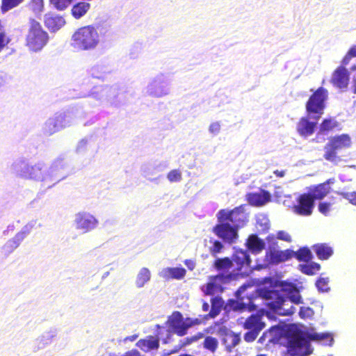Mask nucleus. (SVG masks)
Segmentation results:
<instances>
[{"instance_id":"obj_1","label":"nucleus","mask_w":356,"mask_h":356,"mask_svg":"<svg viewBox=\"0 0 356 356\" xmlns=\"http://www.w3.org/2000/svg\"><path fill=\"white\" fill-rule=\"evenodd\" d=\"M101 42L98 29L92 25L79 28L72 35V47L79 51H90L96 49Z\"/></svg>"},{"instance_id":"obj_2","label":"nucleus","mask_w":356,"mask_h":356,"mask_svg":"<svg viewBox=\"0 0 356 356\" xmlns=\"http://www.w3.org/2000/svg\"><path fill=\"white\" fill-rule=\"evenodd\" d=\"M353 58H356V44L351 47L341 60V65L337 67L330 77V83L337 89L346 91L350 80V74L346 67Z\"/></svg>"},{"instance_id":"obj_3","label":"nucleus","mask_w":356,"mask_h":356,"mask_svg":"<svg viewBox=\"0 0 356 356\" xmlns=\"http://www.w3.org/2000/svg\"><path fill=\"white\" fill-rule=\"evenodd\" d=\"M351 138L348 134H343L329 138L328 142L324 146L323 158L332 163L337 164L342 161L339 153L343 149L351 146Z\"/></svg>"},{"instance_id":"obj_4","label":"nucleus","mask_w":356,"mask_h":356,"mask_svg":"<svg viewBox=\"0 0 356 356\" xmlns=\"http://www.w3.org/2000/svg\"><path fill=\"white\" fill-rule=\"evenodd\" d=\"M48 40V33L40 22L30 19L25 37L26 47L31 51H38L47 44Z\"/></svg>"},{"instance_id":"obj_5","label":"nucleus","mask_w":356,"mask_h":356,"mask_svg":"<svg viewBox=\"0 0 356 356\" xmlns=\"http://www.w3.org/2000/svg\"><path fill=\"white\" fill-rule=\"evenodd\" d=\"M262 296L267 300V307L279 315L289 316L295 312L296 308L289 305L287 298L277 290H264Z\"/></svg>"},{"instance_id":"obj_6","label":"nucleus","mask_w":356,"mask_h":356,"mask_svg":"<svg viewBox=\"0 0 356 356\" xmlns=\"http://www.w3.org/2000/svg\"><path fill=\"white\" fill-rule=\"evenodd\" d=\"M233 280L232 273H219L209 277L208 282L202 286L201 290L205 296H214L222 293L225 288L224 284Z\"/></svg>"},{"instance_id":"obj_7","label":"nucleus","mask_w":356,"mask_h":356,"mask_svg":"<svg viewBox=\"0 0 356 356\" xmlns=\"http://www.w3.org/2000/svg\"><path fill=\"white\" fill-rule=\"evenodd\" d=\"M305 338L300 334H295L289 339L286 350L282 353L281 356H305Z\"/></svg>"},{"instance_id":"obj_8","label":"nucleus","mask_w":356,"mask_h":356,"mask_svg":"<svg viewBox=\"0 0 356 356\" xmlns=\"http://www.w3.org/2000/svg\"><path fill=\"white\" fill-rule=\"evenodd\" d=\"M217 218L218 221L230 222L237 229L242 227L245 222V214L238 207L231 211L221 209L218 211Z\"/></svg>"},{"instance_id":"obj_9","label":"nucleus","mask_w":356,"mask_h":356,"mask_svg":"<svg viewBox=\"0 0 356 356\" xmlns=\"http://www.w3.org/2000/svg\"><path fill=\"white\" fill-rule=\"evenodd\" d=\"M296 204L291 207L292 211L301 216L312 215L314 208V202L309 194L304 193L300 194L296 200Z\"/></svg>"},{"instance_id":"obj_10","label":"nucleus","mask_w":356,"mask_h":356,"mask_svg":"<svg viewBox=\"0 0 356 356\" xmlns=\"http://www.w3.org/2000/svg\"><path fill=\"white\" fill-rule=\"evenodd\" d=\"M328 91L319 88L309 98L307 103V111H321L326 108Z\"/></svg>"},{"instance_id":"obj_11","label":"nucleus","mask_w":356,"mask_h":356,"mask_svg":"<svg viewBox=\"0 0 356 356\" xmlns=\"http://www.w3.org/2000/svg\"><path fill=\"white\" fill-rule=\"evenodd\" d=\"M213 228V232L225 242L232 243L238 237L237 228L227 222L218 221Z\"/></svg>"},{"instance_id":"obj_12","label":"nucleus","mask_w":356,"mask_h":356,"mask_svg":"<svg viewBox=\"0 0 356 356\" xmlns=\"http://www.w3.org/2000/svg\"><path fill=\"white\" fill-rule=\"evenodd\" d=\"M166 324L174 333L179 337L184 336L187 333L186 319L183 318L182 314L178 311L172 312L168 317Z\"/></svg>"},{"instance_id":"obj_13","label":"nucleus","mask_w":356,"mask_h":356,"mask_svg":"<svg viewBox=\"0 0 356 356\" xmlns=\"http://www.w3.org/2000/svg\"><path fill=\"white\" fill-rule=\"evenodd\" d=\"M75 223L76 229L88 232L97 227L98 220L89 213L79 212L76 215Z\"/></svg>"},{"instance_id":"obj_14","label":"nucleus","mask_w":356,"mask_h":356,"mask_svg":"<svg viewBox=\"0 0 356 356\" xmlns=\"http://www.w3.org/2000/svg\"><path fill=\"white\" fill-rule=\"evenodd\" d=\"M231 259L232 260V264L236 265V268L238 271L243 270L245 273H247L252 268L250 266L251 259L246 250H235Z\"/></svg>"},{"instance_id":"obj_15","label":"nucleus","mask_w":356,"mask_h":356,"mask_svg":"<svg viewBox=\"0 0 356 356\" xmlns=\"http://www.w3.org/2000/svg\"><path fill=\"white\" fill-rule=\"evenodd\" d=\"M329 180L315 185L309 188L307 194L310 195V197L313 199V201L315 202V200H323L330 191V187L329 186Z\"/></svg>"},{"instance_id":"obj_16","label":"nucleus","mask_w":356,"mask_h":356,"mask_svg":"<svg viewBox=\"0 0 356 356\" xmlns=\"http://www.w3.org/2000/svg\"><path fill=\"white\" fill-rule=\"evenodd\" d=\"M280 286L282 287V291L286 293L287 296L285 298H287L289 302L296 305H299L302 302L300 291L294 284L282 282Z\"/></svg>"},{"instance_id":"obj_17","label":"nucleus","mask_w":356,"mask_h":356,"mask_svg":"<svg viewBox=\"0 0 356 356\" xmlns=\"http://www.w3.org/2000/svg\"><path fill=\"white\" fill-rule=\"evenodd\" d=\"M316 124V121H309L308 118H302L297 124V131L300 136L307 137L314 134Z\"/></svg>"},{"instance_id":"obj_18","label":"nucleus","mask_w":356,"mask_h":356,"mask_svg":"<svg viewBox=\"0 0 356 356\" xmlns=\"http://www.w3.org/2000/svg\"><path fill=\"white\" fill-rule=\"evenodd\" d=\"M247 200L251 205L257 207L263 206L270 201V195L268 191L262 190L261 193H248L247 195Z\"/></svg>"},{"instance_id":"obj_19","label":"nucleus","mask_w":356,"mask_h":356,"mask_svg":"<svg viewBox=\"0 0 356 356\" xmlns=\"http://www.w3.org/2000/svg\"><path fill=\"white\" fill-rule=\"evenodd\" d=\"M44 24L50 31L55 32L65 24V20L60 16L47 14L45 15Z\"/></svg>"},{"instance_id":"obj_20","label":"nucleus","mask_w":356,"mask_h":356,"mask_svg":"<svg viewBox=\"0 0 356 356\" xmlns=\"http://www.w3.org/2000/svg\"><path fill=\"white\" fill-rule=\"evenodd\" d=\"M265 327V323L261 321V316L258 314H252L243 323V327L248 330L260 332Z\"/></svg>"},{"instance_id":"obj_21","label":"nucleus","mask_w":356,"mask_h":356,"mask_svg":"<svg viewBox=\"0 0 356 356\" xmlns=\"http://www.w3.org/2000/svg\"><path fill=\"white\" fill-rule=\"evenodd\" d=\"M245 245L252 253L258 254L266 248L265 242L257 234H251L246 240Z\"/></svg>"},{"instance_id":"obj_22","label":"nucleus","mask_w":356,"mask_h":356,"mask_svg":"<svg viewBox=\"0 0 356 356\" xmlns=\"http://www.w3.org/2000/svg\"><path fill=\"white\" fill-rule=\"evenodd\" d=\"M186 274V270L182 267L165 268L161 272V276L165 280H181Z\"/></svg>"},{"instance_id":"obj_23","label":"nucleus","mask_w":356,"mask_h":356,"mask_svg":"<svg viewBox=\"0 0 356 356\" xmlns=\"http://www.w3.org/2000/svg\"><path fill=\"white\" fill-rule=\"evenodd\" d=\"M137 346L145 352L151 350L158 349L159 347V339L154 336H148L146 339H141L137 342Z\"/></svg>"},{"instance_id":"obj_24","label":"nucleus","mask_w":356,"mask_h":356,"mask_svg":"<svg viewBox=\"0 0 356 356\" xmlns=\"http://www.w3.org/2000/svg\"><path fill=\"white\" fill-rule=\"evenodd\" d=\"M213 268L219 273L228 274L230 268L233 266L232 260L227 257L217 258L213 262Z\"/></svg>"},{"instance_id":"obj_25","label":"nucleus","mask_w":356,"mask_h":356,"mask_svg":"<svg viewBox=\"0 0 356 356\" xmlns=\"http://www.w3.org/2000/svg\"><path fill=\"white\" fill-rule=\"evenodd\" d=\"M312 249L321 260H327L333 254L332 248L327 243L315 244Z\"/></svg>"},{"instance_id":"obj_26","label":"nucleus","mask_w":356,"mask_h":356,"mask_svg":"<svg viewBox=\"0 0 356 356\" xmlns=\"http://www.w3.org/2000/svg\"><path fill=\"white\" fill-rule=\"evenodd\" d=\"M27 233L26 231L19 232L13 238L10 239L3 247L5 254L10 253L16 249L25 238Z\"/></svg>"},{"instance_id":"obj_27","label":"nucleus","mask_w":356,"mask_h":356,"mask_svg":"<svg viewBox=\"0 0 356 356\" xmlns=\"http://www.w3.org/2000/svg\"><path fill=\"white\" fill-rule=\"evenodd\" d=\"M224 300L218 296L211 298V309L209 312L205 316L206 318H213L216 317L221 312L224 307Z\"/></svg>"},{"instance_id":"obj_28","label":"nucleus","mask_w":356,"mask_h":356,"mask_svg":"<svg viewBox=\"0 0 356 356\" xmlns=\"http://www.w3.org/2000/svg\"><path fill=\"white\" fill-rule=\"evenodd\" d=\"M222 332V343L227 350H231L232 348L235 347L239 343L240 337L238 334H235L232 331H229L227 329L223 330Z\"/></svg>"},{"instance_id":"obj_29","label":"nucleus","mask_w":356,"mask_h":356,"mask_svg":"<svg viewBox=\"0 0 356 356\" xmlns=\"http://www.w3.org/2000/svg\"><path fill=\"white\" fill-rule=\"evenodd\" d=\"M90 8V4L85 1H81L74 4L71 9L72 15L76 19L83 17Z\"/></svg>"},{"instance_id":"obj_30","label":"nucleus","mask_w":356,"mask_h":356,"mask_svg":"<svg viewBox=\"0 0 356 356\" xmlns=\"http://www.w3.org/2000/svg\"><path fill=\"white\" fill-rule=\"evenodd\" d=\"M147 92L154 96H161L168 93V90L164 86H159L157 79L152 81L147 87Z\"/></svg>"},{"instance_id":"obj_31","label":"nucleus","mask_w":356,"mask_h":356,"mask_svg":"<svg viewBox=\"0 0 356 356\" xmlns=\"http://www.w3.org/2000/svg\"><path fill=\"white\" fill-rule=\"evenodd\" d=\"M42 168L39 164L31 166H26L23 171L24 176L29 179L40 178L42 175Z\"/></svg>"},{"instance_id":"obj_32","label":"nucleus","mask_w":356,"mask_h":356,"mask_svg":"<svg viewBox=\"0 0 356 356\" xmlns=\"http://www.w3.org/2000/svg\"><path fill=\"white\" fill-rule=\"evenodd\" d=\"M340 130V124L332 118L325 119L320 125V130L322 132H327L334 129Z\"/></svg>"},{"instance_id":"obj_33","label":"nucleus","mask_w":356,"mask_h":356,"mask_svg":"<svg viewBox=\"0 0 356 356\" xmlns=\"http://www.w3.org/2000/svg\"><path fill=\"white\" fill-rule=\"evenodd\" d=\"M151 274L147 268H142L139 271L136 280V286L139 288L143 287L149 280Z\"/></svg>"},{"instance_id":"obj_34","label":"nucleus","mask_w":356,"mask_h":356,"mask_svg":"<svg viewBox=\"0 0 356 356\" xmlns=\"http://www.w3.org/2000/svg\"><path fill=\"white\" fill-rule=\"evenodd\" d=\"M300 271L307 275H314L321 269V265L316 262L299 265Z\"/></svg>"},{"instance_id":"obj_35","label":"nucleus","mask_w":356,"mask_h":356,"mask_svg":"<svg viewBox=\"0 0 356 356\" xmlns=\"http://www.w3.org/2000/svg\"><path fill=\"white\" fill-rule=\"evenodd\" d=\"M295 257L300 261L308 262L312 259V255L309 248H302L295 252Z\"/></svg>"},{"instance_id":"obj_36","label":"nucleus","mask_w":356,"mask_h":356,"mask_svg":"<svg viewBox=\"0 0 356 356\" xmlns=\"http://www.w3.org/2000/svg\"><path fill=\"white\" fill-rule=\"evenodd\" d=\"M73 0H49L50 4L58 10H65L72 3Z\"/></svg>"},{"instance_id":"obj_37","label":"nucleus","mask_w":356,"mask_h":356,"mask_svg":"<svg viewBox=\"0 0 356 356\" xmlns=\"http://www.w3.org/2000/svg\"><path fill=\"white\" fill-rule=\"evenodd\" d=\"M218 345V340L216 338L210 336L206 337L203 342L204 348L209 350L213 353L216 350Z\"/></svg>"},{"instance_id":"obj_38","label":"nucleus","mask_w":356,"mask_h":356,"mask_svg":"<svg viewBox=\"0 0 356 356\" xmlns=\"http://www.w3.org/2000/svg\"><path fill=\"white\" fill-rule=\"evenodd\" d=\"M268 254H266V257ZM270 262L272 264H279L284 262L282 251L273 250L269 252Z\"/></svg>"},{"instance_id":"obj_39","label":"nucleus","mask_w":356,"mask_h":356,"mask_svg":"<svg viewBox=\"0 0 356 356\" xmlns=\"http://www.w3.org/2000/svg\"><path fill=\"white\" fill-rule=\"evenodd\" d=\"M31 8L35 15H40L44 10L43 0H31Z\"/></svg>"},{"instance_id":"obj_40","label":"nucleus","mask_w":356,"mask_h":356,"mask_svg":"<svg viewBox=\"0 0 356 356\" xmlns=\"http://www.w3.org/2000/svg\"><path fill=\"white\" fill-rule=\"evenodd\" d=\"M24 0H2L1 10L6 12L19 5Z\"/></svg>"},{"instance_id":"obj_41","label":"nucleus","mask_w":356,"mask_h":356,"mask_svg":"<svg viewBox=\"0 0 356 356\" xmlns=\"http://www.w3.org/2000/svg\"><path fill=\"white\" fill-rule=\"evenodd\" d=\"M223 245L218 241H215L213 245L209 248V252L213 257H216L217 254L222 252Z\"/></svg>"},{"instance_id":"obj_42","label":"nucleus","mask_w":356,"mask_h":356,"mask_svg":"<svg viewBox=\"0 0 356 356\" xmlns=\"http://www.w3.org/2000/svg\"><path fill=\"white\" fill-rule=\"evenodd\" d=\"M339 194L350 204L356 206V191L353 192L343 191Z\"/></svg>"},{"instance_id":"obj_43","label":"nucleus","mask_w":356,"mask_h":356,"mask_svg":"<svg viewBox=\"0 0 356 356\" xmlns=\"http://www.w3.org/2000/svg\"><path fill=\"white\" fill-rule=\"evenodd\" d=\"M167 177L170 182L179 181L181 179V173L178 170H172L168 173Z\"/></svg>"},{"instance_id":"obj_44","label":"nucleus","mask_w":356,"mask_h":356,"mask_svg":"<svg viewBox=\"0 0 356 356\" xmlns=\"http://www.w3.org/2000/svg\"><path fill=\"white\" fill-rule=\"evenodd\" d=\"M332 204L330 202H321L318 204V209L320 213L327 216L331 210Z\"/></svg>"},{"instance_id":"obj_45","label":"nucleus","mask_w":356,"mask_h":356,"mask_svg":"<svg viewBox=\"0 0 356 356\" xmlns=\"http://www.w3.org/2000/svg\"><path fill=\"white\" fill-rule=\"evenodd\" d=\"M313 314V310L310 307H302L299 311V315L302 318H305L312 316Z\"/></svg>"},{"instance_id":"obj_46","label":"nucleus","mask_w":356,"mask_h":356,"mask_svg":"<svg viewBox=\"0 0 356 356\" xmlns=\"http://www.w3.org/2000/svg\"><path fill=\"white\" fill-rule=\"evenodd\" d=\"M259 332L253 330H249L244 334V339L247 342H252L256 339Z\"/></svg>"},{"instance_id":"obj_47","label":"nucleus","mask_w":356,"mask_h":356,"mask_svg":"<svg viewBox=\"0 0 356 356\" xmlns=\"http://www.w3.org/2000/svg\"><path fill=\"white\" fill-rule=\"evenodd\" d=\"M277 238L280 240L286 241V242H291V237L289 233H287L285 231H279L277 233Z\"/></svg>"},{"instance_id":"obj_48","label":"nucleus","mask_w":356,"mask_h":356,"mask_svg":"<svg viewBox=\"0 0 356 356\" xmlns=\"http://www.w3.org/2000/svg\"><path fill=\"white\" fill-rule=\"evenodd\" d=\"M350 71L353 72L352 76L351 90L354 94H356V65H354L350 67Z\"/></svg>"},{"instance_id":"obj_49","label":"nucleus","mask_w":356,"mask_h":356,"mask_svg":"<svg viewBox=\"0 0 356 356\" xmlns=\"http://www.w3.org/2000/svg\"><path fill=\"white\" fill-rule=\"evenodd\" d=\"M200 323H201V321L198 318L192 319L191 318H186V331L188 330V329L189 327H192L193 325H199Z\"/></svg>"},{"instance_id":"obj_50","label":"nucleus","mask_w":356,"mask_h":356,"mask_svg":"<svg viewBox=\"0 0 356 356\" xmlns=\"http://www.w3.org/2000/svg\"><path fill=\"white\" fill-rule=\"evenodd\" d=\"M282 254L284 261L291 259L293 257H295V252L289 249L283 250Z\"/></svg>"},{"instance_id":"obj_51","label":"nucleus","mask_w":356,"mask_h":356,"mask_svg":"<svg viewBox=\"0 0 356 356\" xmlns=\"http://www.w3.org/2000/svg\"><path fill=\"white\" fill-rule=\"evenodd\" d=\"M327 284V281L324 278H319L316 283L317 288L321 291H324Z\"/></svg>"},{"instance_id":"obj_52","label":"nucleus","mask_w":356,"mask_h":356,"mask_svg":"<svg viewBox=\"0 0 356 356\" xmlns=\"http://www.w3.org/2000/svg\"><path fill=\"white\" fill-rule=\"evenodd\" d=\"M220 129V125L218 122L212 123L209 127V131L212 134H218Z\"/></svg>"},{"instance_id":"obj_53","label":"nucleus","mask_w":356,"mask_h":356,"mask_svg":"<svg viewBox=\"0 0 356 356\" xmlns=\"http://www.w3.org/2000/svg\"><path fill=\"white\" fill-rule=\"evenodd\" d=\"M184 264L188 268L189 270H193L195 268V264L193 260L186 259Z\"/></svg>"},{"instance_id":"obj_54","label":"nucleus","mask_w":356,"mask_h":356,"mask_svg":"<svg viewBox=\"0 0 356 356\" xmlns=\"http://www.w3.org/2000/svg\"><path fill=\"white\" fill-rule=\"evenodd\" d=\"M203 334L202 333H199L197 336H194L191 338H186V343H190L193 341H197V339L202 338Z\"/></svg>"},{"instance_id":"obj_55","label":"nucleus","mask_w":356,"mask_h":356,"mask_svg":"<svg viewBox=\"0 0 356 356\" xmlns=\"http://www.w3.org/2000/svg\"><path fill=\"white\" fill-rule=\"evenodd\" d=\"M273 173L277 177H282L285 175L284 170H276L273 172Z\"/></svg>"},{"instance_id":"obj_56","label":"nucleus","mask_w":356,"mask_h":356,"mask_svg":"<svg viewBox=\"0 0 356 356\" xmlns=\"http://www.w3.org/2000/svg\"><path fill=\"white\" fill-rule=\"evenodd\" d=\"M273 332V329H270L268 332H265L259 340L261 341V340L264 339V338L268 337V336L270 335Z\"/></svg>"},{"instance_id":"obj_57","label":"nucleus","mask_w":356,"mask_h":356,"mask_svg":"<svg viewBox=\"0 0 356 356\" xmlns=\"http://www.w3.org/2000/svg\"><path fill=\"white\" fill-rule=\"evenodd\" d=\"M202 309L204 312H208L209 310V305L207 302H203Z\"/></svg>"},{"instance_id":"obj_58","label":"nucleus","mask_w":356,"mask_h":356,"mask_svg":"<svg viewBox=\"0 0 356 356\" xmlns=\"http://www.w3.org/2000/svg\"><path fill=\"white\" fill-rule=\"evenodd\" d=\"M268 343H274V339L273 337H269Z\"/></svg>"},{"instance_id":"obj_59","label":"nucleus","mask_w":356,"mask_h":356,"mask_svg":"<svg viewBox=\"0 0 356 356\" xmlns=\"http://www.w3.org/2000/svg\"><path fill=\"white\" fill-rule=\"evenodd\" d=\"M327 334H322L320 337V339H325Z\"/></svg>"},{"instance_id":"obj_60","label":"nucleus","mask_w":356,"mask_h":356,"mask_svg":"<svg viewBox=\"0 0 356 356\" xmlns=\"http://www.w3.org/2000/svg\"><path fill=\"white\" fill-rule=\"evenodd\" d=\"M317 337H318V335L316 334V335L313 336V339L317 338Z\"/></svg>"}]
</instances>
